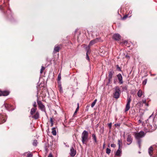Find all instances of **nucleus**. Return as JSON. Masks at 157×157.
Here are the masks:
<instances>
[{"label":"nucleus","instance_id":"nucleus-48","mask_svg":"<svg viewBox=\"0 0 157 157\" xmlns=\"http://www.w3.org/2000/svg\"><path fill=\"white\" fill-rule=\"evenodd\" d=\"M53 125V123H51V126H52Z\"/></svg>","mask_w":157,"mask_h":157},{"label":"nucleus","instance_id":"nucleus-49","mask_svg":"<svg viewBox=\"0 0 157 157\" xmlns=\"http://www.w3.org/2000/svg\"><path fill=\"white\" fill-rule=\"evenodd\" d=\"M127 43V41H125L124 42V43L125 44V43Z\"/></svg>","mask_w":157,"mask_h":157},{"label":"nucleus","instance_id":"nucleus-13","mask_svg":"<svg viewBox=\"0 0 157 157\" xmlns=\"http://www.w3.org/2000/svg\"><path fill=\"white\" fill-rule=\"evenodd\" d=\"M86 59L87 60L89 61L90 58L88 56V54H90V47H86Z\"/></svg>","mask_w":157,"mask_h":157},{"label":"nucleus","instance_id":"nucleus-41","mask_svg":"<svg viewBox=\"0 0 157 157\" xmlns=\"http://www.w3.org/2000/svg\"><path fill=\"white\" fill-rule=\"evenodd\" d=\"M50 121L51 123H53V120L52 118H51L50 119Z\"/></svg>","mask_w":157,"mask_h":157},{"label":"nucleus","instance_id":"nucleus-31","mask_svg":"<svg viewBox=\"0 0 157 157\" xmlns=\"http://www.w3.org/2000/svg\"><path fill=\"white\" fill-rule=\"evenodd\" d=\"M110 152H111V150L110 149L108 148H106V153L109 154H110Z\"/></svg>","mask_w":157,"mask_h":157},{"label":"nucleus","instance_id":"nucleus-39","mask_svg":"<svg viewBox=\"0 0 157 157\" xmlns=\"http://www.w3.org/2000/svg\"><path fill=\"white\" fill-rule=\"evenodd\" d=\"M116 146V145L115 144H112L111 145V147H114Z\"/></svg>","mask_w":157,"mask_h":157},{"label":"nucleus","instance_id":"nucleus-29","mask_svg":"<svg viewBox=\"0 0 157 157\" xmlns=\"http://www.w3.org/2000/svg\"><path fill=\"white\" fill-rule=\"evenodd\" d=\"M45 69V68L44 67L42 66L41 67V68L40 71V74H41L43 73V72L44 70Z\"/></svg>","mask_w":157,"mask_h":157},{"label":"nucleus","instance_id":"nucleus-40","mask_svg":"<svg viewBox=\"0 0 157 157\" xmlns=\"http://www.w3.org/2000/svg\"><path fill=\"white\" fill-rule=\"evenodd\" d=\"M33 106L34 107H36V102H34V103L33 104Z\"/></svg>","mask_w":157,"mask_h":157},{"label":"nucleus","instance_id":"nucleus-12","mask_svg":"<svg viewBox=\"0 0 157 157\" xmlns=\"http://www.w3.org/2000/svg\"><path fill=\"white\" fill-rule=\"evenodd\" d=\"M121 36L118 33H116L113 35V38L116 40H119L121 39Z\"/></svg>","mask_w":157,"mask_h":157},{"label":"nucleus","instance_id":"nucleus-34","mask_svg":"<svg viewBox=\"0 0 157 157\" xmlns=\"http://www.w3.org/2000/svg\"><path fill=\"white\" fill-rule=\"evenodd\" d=\"M117 67V70L119 71H121V68L118 65H117L116 66Z\"/></svg>","mask_w":157,"mask_h":157},{"label":"nucleus","instance_id":"nucleus-21","mask_svg":"<svg viewBox=\"0 0 157 157\" xmlns=\"http://www.w3.org/2000/svg\"><path fill=\"white\" fill-rule=\"evenodd\" d=\"M32 117L35 119H38L39 117V114L38 112H36L35 114Z\"/></svg>","mask_w":157,"mask_h":157},{"label":"nucleus","instance_id":"nucleus-44","mask_svg":"<svg viewBox=\"0 0 157 157\" xmlns=\"http://www.w3.org/2000/svg\"><path fill=\"white\" fill-rule=\"evenodd\" d=\"M116 80H117L116 79H114V80H113V83H114L116 84Z\"/></svg>","mask_w":157,"mask_h":157},{"label":"nucleus","instance_id":"nucleus-50","mask_svg":"<svg viewBox=\"0 0 157 157\" xmlns=\"http://www.w3.org/2000/svg\"><path fill=\"white\" fill-rule=\"evenodd\" d=\"M145 105L147 106H148V104L147 103V104H145Z\"/></svg>","mask_w":157,"mask_h":157},{"label":"nucleus","instance_id":"nucleus-38","mask_svg":"<svg viewBox=\"0 0 157 157\" xmlns=\"http://www.w3.org/2000/svg\"><path fill=\"white\" fill-rule=\"evenodd\" d=\"M108 126L110 128H112V123H110L108 124Z\"/></svg>","mask_w":157,"mask_h":157},{"label":"nucleus","instance_id":"nucleus-47","mask_svg":"<svg viewBox=\"0 0 157 157\" xmlns=\"http://www.w3.org/2000/svg\"><path fill=\"white\" fill-rule=\"evenodd\" d=\"M138 122H139V123H140L141 122V121L140 120H139L138 121Z\"/></svg>","mask_w":157,"mask_h":157},{"label":"nucleus","instance_id":"nucleus-51","mask_svg":"<svg viewBox=\"0 0 157 157\" xmlns=\"http://www.w3.org/2000/svg\"><path fill=\"white\" fill-rule=\"evenodd\" d=\"M130 13L131 14L132 13V11H131V12H130V11L129 13H130Z\"/></svg>","mask_w":157,"mask_h":157},{"label":"nucleus","instance_id":"nucleus-23","mask_svg":"<svg viewBox=\"0 0 157 157\" xmlns=\"http://www.w3.org/2000/svg\"><path fill=\"white\" fill-rule=\"evenodd\" d=\"M153 148L152 146H151L149 147L148 150V152L149 155H151V153L153 152Z\"/></svg>","mask_w":157,"mask_h":157},{"label":"nucleus","instance_id":"nucleus-37","mask_svg":"<svg viewBox=\"0 0 157 157\" xmlns=\"http://www.w3.org/2000/svg\"><path fill=\"white\" fill-rule=\"evenodd\" d=\"M142 102H143V103L145 104H147V103H146V100H142Z\"/></svg>","mask_w":157,"mask_h":157},{"label":"nucleus","instance_id":"nucleus-27","mask_svg":"<svg viewBox=\"0 0 157 157\" xmlns=\"http://www.w3.org/2000/svg\"><path fill=\"white\" fill-rule=\"evenodd\" d=\"M97 101V99H95L94 101L93 102H92V104L91 105V107L92 108H93L94 107V106L95 105Z\"/></svg>","mask_w":157,"mask_h":157},{"label":"nucleus","instance_id":"nucleus-9","mask_svg":"<svg viewBox=\"0 0 157 157\" xmlns=\"http://www.w3.org/2000/svg\"><path fill=\"white\" fill-rule=\"evenodd\" d=\"M100 39L99 38H96L94 39V40H91L89 44V45L87 47H89L90 48V47L91 46L93 45V44H94L98 42L99 41V40Z\"/></svg>","mask_w":157,"mask_h":157},{"label":"nucleus","instance_id":"nucleus-35","mask_svg":"<svg viewBox=\"0 0 157 157\" xmlns=\"http://www.w3.org/2000/svg\"><path fill=\"white\" fill-rule=\"evenodd\" d=\"M128 15H125L122 18V20H124L126 18H127L128 17Z\"/></svg>","mask_w":157,"mask_h":157},{"label":"nucleus","instance_id":"nucleus-22","mask_svg":"<svg viewBox=\"0 0 157 157\" xmlns=\"http://www.w3.org/2000/svg\"><path fill=\"white\" fill-rule=\"evenodd\" d=\"M143 94V92L141 90H139L137 92V95L138 97H140Z\"/></svg>","mask_w":157,"mask_h":157},{"label":"nucleus","instance_id":"nucleus-5","mask_svg":"<svg viewBox=\"0 0 157 157\" xmlns=\"http://www.w3.org/2000/svg\"><path fill=\"white\" fill-rule=\"evenodd\" d=\"M37 104L40 108V109L43 111L44 112L46 113L45 111V108L44 105L42 104L41 101H39L38 99V95H37Z\"/></svg>","mask_w":157,"mask_h":157},{"label":"nucleus","instance_id":"nucleus-20","mask_svg":"<svg viewBox=\"0 0 157 157\" xmlns=\"http://www.w3.org/2000/svg\"><path fill=\"white\" fill-rule=\"evenodd\" d=\"M92 139L94 141V143H97V138L96 136V135L95 134H92Z\"/></svg>","mask_w":157,"mask_h":157},{"label":"nucleus","instance_id":"nucleus-43","mask_svg":"<svg viewBox=\"0 0 157 157\" xmlns=\"http://www.w3.org/2000/svg\"><path fill=\"white\" fill-rule=\"evenodd\" d=\"M48 157H53V156H52V154L51 153H50L48 156Z\"/></svg>","mask_w":157,"mask_h":157},{"label":"nucleus","instance_id":"nucleus-46","mask_svg":"<svg viewBox=\"0 0 157 157\" xmlns=\"http://www.w3.org/2000/svg\"><path fill=\"white\" fill-rule=\"evenodd\" d=\"M122 89L123 90H124L125 89H126L127 88L126 87H122Z\"/></svg>","mask_w":157,"mask_h":157},{"label":"nucleus","instance_id":"nucleus-2","mask_svg":"<svg viewBox=\"0 0 157 157\" xmlns=\"http://www.w3.org/2000/svg\"><path fill=\"white\" fill-rule=\"evenodd\" d=\"M146 133V132H144L143 131H141L139 132H135L134 133L135 137L137 141L140 148V144L142 141L141 138L144 137L145 136Z\"/></svg>","mask_w":157,"mask_h":157},{"label":"nucleus","instance_id":"nucleus-26","mask_svg":"<svg viewBox=\"0 0 157 157\" xmlns=\"http://www.w3.org/2000/svg\"><path fill=\"white\" fill-rule=\"evenodd\" d=\"M37 141L36 140H34L33 141V144L34 146H36L37 144Z\"/></svg>","mask_w":157,"mask_h":157},{"label":"nucleus","instance_id":"nucleus-1","mask_svg":"<svg viewBox=\"0 0 157 157\" xmlns=\"http://www.w3.org/2000/svg\"><path fill=\"white\" fill-rule=\"evenodd\" d=\"M152 115L150 116L149 118L146 121L147 123L148 122L149 123L147 125V127H144V130L146 132H152V131L155 130L156 129L155 126L154 124V119L153 118H151Z\"/></svg>","mask_w":157,"mask_h":157},{"label":"nucleus","instance_id":"nucleus-8","mask_svg":"<svg viewBox=\"0 0 157 157\" xmlns=\"http://www.w3.org/2000/svg\"><path fill=\"white\" fill-rule=\"evenodd\" d=\"M5 108L6 109L9 111H12L14 110V108L10 105L7 104H5L3 105Z\"/></svg>","mask_w":157,"mask_h":157},{"label":"nucleus","instance_id":"nucleus-11","mask_svg":"<svg viewBox=\"0 0 157 157\" xmlns=\"http://www.w3.org/2000/svg\"><path fill=\"white\" fill-rule=\"evenodd\" d=\"M127 144L128 145L130 144L132 141V138L130 135H128L127 139Z\"/></svg>","mask_w":157,"mask_h":157},{"label":"nucleus","instance_id":"nucleus-4","mask_svg":"<svg viewBox=\"0 0 157 157\" xmlns=\"http://www.w3.org/2000/svg\"><path fill=\"white\" fill-rule=\"evenodd\" d=\"M115 92L113 94L114 97L116 99H118L120 97L121 93L120 89L118 86H116L115 87Z\"/></svg>","mask_w":157,"mask_h":157},{"label":"nucleus","instance_id":"nucleus-10","mask_svg":"<svg viewBox=\"0 0 157 157\" xmlns=\"http://www.w3.org/2000/svg\"><path fill=\"white\" fill-rule=\"evenodd\" d=\"M9 92L8 91L0 90V96H7L9 94Z\"/></svg>","mask_w":157,"mask_h":157},{"label":"nucleus","instance_id":"nucleus-42","mask_svg":"<svg viewBox=\"0 0 157 157\" xmlns=\"http://www.w3.org/2000/svg\"><path fill=\"white\" fill-rule=\"evenodd\" d=\"M111 79H112V78H109V79H108V83H110V82L111 81Z\"/></svg>","mask_w":157,"mask_h":157},{"label":"nucleus","instance_id":"nucleus-32","mask_svg":"<svg viewBox=\"0 0 157 157\" xmlns=\"http://www.w3.org/2000/svg\"><path fill=\"white\" fill-rule=\"evenodd\" d=\"M147 79H145L143 82L142 84L143 85H145L147 83Z\"/></svg>","mask_w":157,"mask_h":157},{"label":"nucleus","instance_id":"nucleus-15","mask_svg":"<svg viewBox=\"0 0 157 157\" xmlns=\"http://www.w3.org/2000/svg\"><path fill=\"white\" fill-rule=\"evenodd\" d=\"M122 153L121 149L118 147V149L117 150L116 152L115 153V155L117 156H121Z\"/></svg>","mask_w":157,"mask_h":157},{"label":"nucleus","instance_id":"nucleus-28","mask_svg":"<svg viewBox=\"0 0 157 157\" xmlns=\"http://www.w3.org/2000/svg\"><path fill=\"white\" fill-rule=\"evenodd\" d=\"M122 144L121 141L119 140H118V147H119V149L120 148H121V145Z\"/></svg>","mask_w":157,"mask_h":157},{"label":"nucleus","instance_id":"nucleus-7","mask_svg":"<svg viewBox=\"0 0 157 157\" xmlns=\"http://www.w3.org/2000/svg\"><path fill=\"white\" fill-rule=\"evenodd\" d=\"M131 101V99L130 98V97L129 98L128 97L127 98V104L126 105L125 109V112H127L128 111L130 108V103Z\"/></svg>","mask_w":157,"mask_h":157},{"label":"nucleus","instance_id":"nucleus-25","mask_svg":"<svg viewBox=\"0 0 157 157\" xmlns=\"http://www.w3.org/2000/svg\"><path fill=\"white\" fill-rule=\"evenodd\" d=\"M77 105H78V106H77V108H76V109L75 110V111L74 113V115H75L76 114L77 112H78V111L79 109V103H78Z\"/></svg>","mask_w":157,"mask_h":157},{"label":"nucleus","instance_id":"nucleus-14","mask_svg":"<svg viewBox=\"0 0 157 157\" xmlns=\"http://www.w3.org/2000/svg\"><path fill=\"white\" fill-rule=\"evenodd\" d=\"M117 77L119 81V83L122 84L123 83V78L121 74H119L117 75Z\"/></svg>","mask_w":157,"mask_h":157},{"label":"nucleus","instance_id":"nucleus-17","mask_svg":"<svg viewBox=\"0 0 157 157\" xmlns=\"http://www.w3.org/2000/svg\"><path fill=\"white\" fill-rule=\"evenodd\" d=\"M60 49V47L57 45H56L54 48L53 52L56 53V52H59Z\"/></svg>","mask_w":157,"mask_h":157},{"label":"nucleus","instance_id":"nucleus-33","mask_svg":"<svg viewBox=\"0 0 157 157\" xmlns=\"http://www.w3.org/2000/svg\"><path fill=\"white\" fill-rule=\"evenodd\" d=\"M61 74L60 73H59L58 75V78H57L58 81H60V79H61Z\"/></svg>","mask_w":157,"mask_h":157},{"label":"nucleus","instance_id":"nucleus-16","mask_svg":"<svg viewBox=\"0 0 157 157\" xmlns=\"http://www.w3.org/2000/svg\"><path fill=\"white\" fill-rule=\"evenodd\" d=\"M70 155L71 156H74L76 154L75 151L73 147H71L70 150Z\"/></svg>","mask_w":157,"mask_h":157},{"label":"nucleus","instance_id":"nucleus-45","mask_svg":"<svg viewBox=\"0 0 157 157\" xmlns=\"http://www.w3.org/2000/svg\"><path fill=\"white\" fill-rule=\"evenodd\" d=\"M45 149L46 151H48V147L47 146L45 147Z\"/></svg>","mask_w":157,"mask_h":157},{"label":"nucleus","instance_id":"nucleus-3","mask_svg":"<svg viewBox=\"0 0 157 157\" xmlns=\"http://www.w3.org/2000/svg\"><path fill=\"white\" fill-rule=\"evenodd\" d=\"M82 141L83 144H86L88 140V133L87 131L84 130L81 135Z\"/></svg>","mask_w":157,"mask_h":157},{"label":"nucleus","instance_id":"nucleus-30","mask_svg":"<svg viewBox=\"0 0 157 157\" xmlns=\"http://www.w3.org/2000/svg\"><path fill=\"white\" fill-rule=\"evenodd\" d=\"M52 134L54 136H56V130L54 129L52 130Z\"/></svg>","mask_w":157,"mask_h":157},{"label":"nucleus","instance_id":"nucleus-36","mask_svg":"<svg viewBox=\"0 0 157 157\" xmlns=\"http://www.w3.org/2000/svg\"><path fill=\"white\" fill-rule=\"evenodd\" d=\"M59 90H60V92H62L63 90H62V88L61 86H59Z\"/></svg>","mask_w":157,"mask_h":157},{"label":"nucleus","instance_id":"nucleus-6","mask_svg":"<svg viewBox=\"0 0 157 157\" xmlns=\"http://www.w3.org/2000/svg\"><path fill=\"white\" fill-rule=\"evenodd\" d=\"M6 116L5 114H0V124L6 122Z\"/></svg>","mask_w":157,"mask_h":157},{"label":"nucleus","instance_id":"nucleus-24","mask_svg":"<svg viewBox=\"0 0 157 157\" xmlns=\"http://www.w3.org/2000/svg\"><path fill=\"white\" fill-rule=\"evenodd\" d=\"M36 108H32L31 109L30 111V114L32 115H33L36 112Z\"/></svg>","mask_w":157,"mask_h":157},{"label":"nucleus","instance_id":"nucleus-18","mask_svg":"<svg viewBox=\"0 0 157 157\" xmlns=\"http://www.w3.org/2000/svg\"><path fill=\"white\" fill-rule=\"evenodd\" d=\"M26 154H27V157H33V154L30 151L24 153L23 154V155H25Z\"/></svg>","mask_w":157,"mask_h":157},{"label":"nucleus","instance_id":"nucleus-19","mask_svg":"<svg viewBox=\"0 0 157 157\" xmlns=\"http://www.w3.org/2000/svg\"><path fill=\"white\" fill-rule=\"evenodd\" d=\"M114 73V72L113 70H110L109 72V78H112Z\"/></svg>","mask_w":157,"mask_h":157}]
</instances>
